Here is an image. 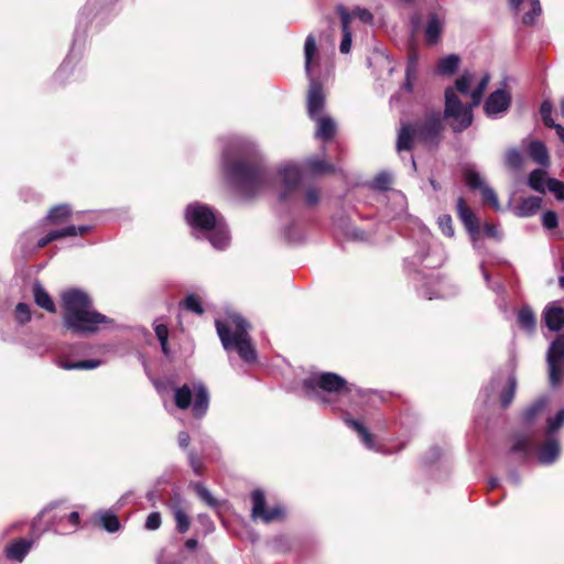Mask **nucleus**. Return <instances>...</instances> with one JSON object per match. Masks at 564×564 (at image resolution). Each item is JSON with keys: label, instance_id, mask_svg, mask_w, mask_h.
Returning <instances> with one entry per match:
<instances>
[{"label": "nucleus", "instance_id": "obj_1", "mask_svg": "<svg viewBox=\"0 0 564 564\" xmlns=\"http://www.w3.org/2000/svg\"><path fill=\"white\" fill-rule=\"evenodd\" d=\"M223 171L240 195L251 198L269 189L273 175L257 145L240 137L230 138L223 150Z\"/></svg>", "mask_w": 564, "mask_h": 564}, {"label": "nucleus", "instance_id": "obj_2", "mask_svg": "<svg viewBox=\"0 0 564 564\" xmlns=\"http://www.w3.org/2000/svg\"><path fill=\"white\" fill-rule=\"evenodd\" d=\"M445 260V251L441 245L431 246L425 242L419 247L413 257L404 260L405 270L414 273L412 280L420 296L433 300L447 299L456 294V286L451 281L438 274H426L417 269L419 265L424 269H434L441 267Z\"/></svg>", "mask_w": 564, "mask_h": 564}, {"label": "nucleus", "instance_id": "obj_3", "mask_svg": "<svg viewBox=\"0 0 564 564\" xmlns=\"http://www.w3.org/2000/svg\"><path fill=\"white\" fill-rule=\"evenodd\" d=\"M62 306L64 326L76 335H91L113 323L106 315L95 311L88 294L77 289L63 293Z\"/></svg>", "mask_w": 564, "mask_h": 564}, {"label": "nucleus", "instance_id": "obj_4", "mask_svg": "<svg viewBox=\"0 0 564 564\" xmlns=\"http://www.w3.org/2000/svg\"><path fill=\"white\" fill-rule=\"evenodd\" d=\"M185 218L197 238L209 240L216 249H225L230 241L224 218L208 205L192 203L185 209Z\"/></svg>", "mask_w": 564, "mask_h": 564}, {"label": "nucleus", "instance_id": "obj_5", "mask_svg": "<svg viewBox=\"0 0 564 564\" xmlns=\"http://www.w3.org/2000/svg\"><path fill=\"white\" fill-rule=\"evenodd\" d=\"M303 389L323 404H333L332 395L352 399L361 397V390L335 372H318L303 380Z\"/></svg>", "mask_w": 564, "mask_h": 564}, {"label": "nucleus", "instance_id": "obj_6", "mask_svg": "<svg viewBox=\"0 0 564 564\" xmlns=\"http://www.w3.org/2000/svg\"><path fill=\"white\" fill-rule=\"evenodd\" d=\"M276 176L281 182L278 199L282 204L297 206L301 200L306 207L319 203L321 194L316 186L302 188V171L295 163H286L279 167Z\"/></svg>", "mask_w": 564, "mask_h": 564}, {"label": "nucleus", "instance_id": "obj_7", "mask_svg": "<svg viewBox=\"0 0 564 564\" xmlns=\"http://www.w3.org/2000/svg\"><path fill=\"white\" fill-rule=\"evenodd\" d=\"M249 323L238 314L228 316L226 322L216 321L217 334L227 351H237L246 362H254L257 352L251 345Z\"/></svg>", "mask_w": 564, "mask_h": 564}, {"label": "nucleus", "instance_id": "obj_8", "mask_svg": "<svg viewBox=\"0 0 564 564\" xmlns=\"http://www.w3.org/2000/svg\"><path fill=\"white\" fill-rule=\"evenodd\" d=\"M443 130V116L440 110L427 113L424 121L403 123L398 133L397 150L410 151L414 140L421 141L426 145L435 147L440 142Z\"/></svg>", "mask_w": 564, "mask_h": 564}, {"label": "nucleus", "instance_id": "obj_9", "mask_svg": "<svg viewBox=\"0 0 564 564\" xmlns=\"http://www.w3.org/2000/svg\"><path fill=\"white\" fill-rule=\"evenodd\" d=\"M490 80L488 74L484 75L479 80L477 87L470 93V105H463L458 99L455 89L448 87L445 90V111L447 118L453 119L452 128L455 132H460L467 129L473 122V107H477L481 99L485 89Z\"/></svg>", "mask_w": 564, "mask_h": 564}, {"label": "nucleus", "instance_id": "obj_10", "mask_svg": "<svg viewBox=\"0 0 564 564\" xmlns=\"http://www.w3.org/2000/svg\"><path fill=\"white\" fill-rule=\"evenodd\" d=\"M174 402L180 410H187L192 405L193 415L202 419L209 408V392L202 381L185 383L175 388Z\"/></svg>", "mask_w": 564, "mask_h": 564}, {"label": "nucleus", "instance_id": "obj_11", "mask_svg": "<svg viewBox=\"0 0 564 564\" xmlns=\"http://www.w3.org/2000/svg\"><path fill=\"white\" fill-rule=\"evenodd\" d=\"M316 53V39L313 34H308L304 44L305 73L310 78V89L307 94V111L311 119L323 116L325 106V95L322 85L312 78V62Z\"/></svg>", "mask_w": 564, "mask_h": 564}, {"label": "nucleus", "instance_id": "obj_12", "mask_svg": "<svg viewBox=\"0 0 564 564\" xmlns=\"http://www.w3.org/2000/svg\"><path fill=\"white\" fill-rule=\"evenodd\" d=\"M546 360L550 383L556 387L564 378V334L558 335L551 344Z\"/></svg>", "mask_w": 564, "mask_h": 564}, {"label": "nucleus", "instance_id": "obj_13", "mask_svg": "<svg viewBox=\"0 0 564 564\" xmlns=\"http://www.w3.org/2000/svg\"><path fill=\"white\" fill-rule=\"evenodd\" d=\"M251 518L252 520H262L264 523H271L280 520L283 516V509L279 506L267 508L265 495L261 489L251 492Z\"/></svg>", "mask_w": 564, "mask_h": 564}, {"label": "nucleus", "instance_id": "obj_14", "mask_svg": "<svg viewBox=\"0 0 564 564\" xmlns=\"http://www.w3.org/2000/svg\"><path fill=\"white\" fill-rule=\"evenodd\" d=\"M511 104V96L505 89H497L492 91L485 101V113L490 118H496L500 113L508 110Z\"/></svg>", "mask_w": 564, "mask_h": 564}, {"label": "nucleus", "instance_id": "obj_15", "mask_svg": "<svg viewBox=\"0 0 564 564\" xmlns=\"http://www.w3.org/2000/svg\"><path fill=\"white\" fill-rule=\"evenodd\" d=\"M509 3L516 13L523 12L521 20L525 25L534 24L542 12L539 0H509Z\"/></svg>", "mask_w": 564, "mask_h": 564}, {"label": "nucleus", "instance_id": "obj_16", "mask_svg": "<svg viewBox=\"0 0 564 564\" xmlns=\"http://www.w3.org/2000/svg\"><path fill=\"white\" fill-rule=\"evenodd\" d=\"M34 541L31 539H17L9 542L4 547V555L8 560L21 563L31 551Z\"/></svg>", "mask_w": 564, "mask_h": 564}, {"label": "nucleus", "instance_id": "obj_17", "mask_svg": "<svg viewBox=\"0 0 564 564\" xmlns=\"http://www.w3.org/2000/svg\"><path fill=\"white\" fill-rule=\"evenodd\" d=\"M558 440L549 435L547 440L538 448V460L542 465L553 464L560 456Z\"/></svg>", "mask_w": 564, "mask_h": 564}, {"label": "nucleus", "instance_id": "obj_18", "mask_svg": "<svg viewBox=\"0 0 564 564\" xmlns=\"http://www.w3.org/2000/svg\"><path fill=\"white\" fill-rule=\"evenodd\" d=\"M457 215L470 235L479 232L478 219L474 212L467 206L463 197L457 199Z\"/></svg>", "mask_w": 564, "mask_h": 564}, {"label": "nucleus", "instance_id": "obj_19", "mask_svg": "<svg viewBox=\"0 0 564 564\" xmlns=\"http://www.w3.org/2000/svg\"><path fill=\"white\" fill-rule=\"evenodd\" d=\"M312 120L316 121L317 128L315 131V137L322 141H330L336 133V123L328 116H319L313 118Z\"/></svg>", "mask_w": 564, "mask_h": 564}, {"label": "nucleus", "instance_id": "obj_20", "mask_svg": "<svg viewBox=\"0 0 564 564\" xmlns=\"http://www.w3.org/2000/svg\"><path fill=\"white\" fill-rule=\"evenodd\" d=\"M344 421L350 429H352L358 434L360 441L368 449L379 451L373 441L372 434L364 424H361L358 420L349 417L348 415L345 416Z\"/></svg>", "mask_w": 564, "mask_h": 564}, {"label": "nucleus", "instance_id": "obj_21", "mask_svg": "<svg viewBox=\"0 0 564 564\" xmlns=\"http://www.w3.org/2000/svg\"><path fill=\"white\" fill-rule=\"evenodd\" d=\"M544 322L550 330L558 332L564 325V308L561 306H547L544 311Z\"/></svg>", "mask_w": 564, "mask_h": 564}, {"label": "nucleus", "instance_id": "obj_22", "mask_svg": "<svg viewBox=\"0 0 564 564\" xmlns=\"http://www.w3.org/2000/svg\"><path fill=\"white\" fill-rule=\"evenodd\" d=\"M338 13L341 20L343 39L339 45V51L343 54H347L351 47V32L349 30V23L351 20L350 13L343 7H338Z\"/></svg>", "mask_w": 564, "mask_h": 564}, {"label": "nucleus", "instance_id": "obj_23", "mask_svg": "<svg viewBox=\"0 0 564 564\" xmlns=\"http://www.w3.org/2000/svg\"><path fill=\"white\" fill-rule=\"evenodd\" d=\"M542 199L538 196H529L522 198L520 204L516 207L514 214L518 217H531L535 215L541 208Z\"/></svg>", "mask_w": 564, "mask_h": 564}, {"label": "nucleus", "instance_id": "obj_24", "mask_svg": "<svg viewBox=\"0 0 564 564\" xmlns=\"http://www.w3.org/2000/svg\"><path fill=\"white\" fill-rule=\"evenodd\" d=\"M528 154L535 163L541 166H547L550 163L547 148L542 141H531L528 147Z\"/></svg>", "mask_w": 564, "mask_h": 564}, {"label": "nucleus", "instance_id": "obj_25", "mask_svg": "<svg viewBox=\"0 0 564 564\" xmlns=\"http://www.w3.org/2000/svg\"><path fill=\"white\" fill-rule=\"evenodd\" d=\"M33 238H34V234H33L32 230L31 231H26V232H24L22 235V237L20 239V242L22 245V248L25 251H33V250H37V249L44 248L50 242L56 240V235H55L54 230L50 231L46 236L40 238L34 247L31 243Z\"/></svg>", "mask_w": 564, "mask_h": 564}, {"label": "nucleus", "instance_id": "obj_26", "mask_svg": "<svg viewBox=\"0 0 564 564\" xmlns=\"http://www.w3.org/2000/svg\"><path fill=\"white\" fill-rule=\"evenodd\" d=\"M33 295L35 303L50 313L56 311L55 304L52 301L50 294L44 290L41 283L35 282L33 284Z\"/></svg>", "mask_w": 564, "mask_h": 564}, {"label": "nucleus", "instance_id": "obj_27", "mask_svg": "<svg viewBox=\"0 0 564 564\" xmlns=\"http://www.w3.org/2000/svg\"><path fill=\"white\" fill-rule=\"evenodd\" d=\"M101 365V360L99 359H87L77 362H72L68 360H58V366L64 370H90L99 367Z\"/></svg>", "mask_w": 564, "mask_h": 564}, {"label": "nucleus", "instance_id": "obj_28", "mask_svg": "<svg viewBox=\"0 0 564 564\" xmlns=\"http://www.w3.org/2000/svg\"><path fill=\"white\" fill-rule=\"evenodd\" d=\"M97 517H98L99 523L107 532L115 533V532L119 531L120 521L115 513H112L108 510H104V511H99L97 513Z\"/></svg>", "mask_w": 564, "mask_h": 564}, {"label": "nucleus", "instance_id": "obj_29", "mask_svg": "<svg viewBox=\"0 0 564 564\" xmlns=\"http://www.w3.org/2000/svg\"><path fill=\"white\" fill-rule=\"evenodd\" d=\"M549 404L547 397H540L535 400L529 408H527L523 412V420L527 423H531L534 419L546 408Z\"/></svg>", "mask_w": 564, "mask_h": 564}, {"label": "nucleus", "instance_id": "obj_30", "mask_svg": "<svg viewBox=\"0 0 564 564\" xmlns=\"http://www.w3.org/2000/svg\"><path fill=\"white\" fill-rule=\"evenodd\" d=\"M442 31V23L435 14H431L425 28V37L430 44L438 41Z\"/></svg>", "mask_w": 564, "mask_h": 564}, {"label": "nucleus", "instance_id": "obj_31", "mask_svg": "<svg viewBox=\"0 0 564 564\" xmlns=\"http://www.w3.org/2000/svg\"><path fill=\"white\" fill-rule=\"evenodd\" d=\"M459 62L460 58L457 55H448L438 62L436 72L441 75H451L458 68Z\"/></svg>", "mask_w": 564, "mask_h": 564}, {"label": "nucleus", "instance_id": "obj_32", "mask_svg": "<svg viewBox=\"0 0 564 564\" xmlns=\"http://www.w3.org/2000/svg\"><path fill=\"white\" fill-rule=\"evenodd\" d=\"M305 166L314 174L333 173L336 170L333 164L318 158H308L305 161Z\"/></svg>", "mask_w": 564, "mask_h": 564}, {"label": "nucleus", "instance_id": "obj_33", "mask_svg": "<svg viewBox=\"0 0 564 564\" xmlns=\"http://www.w3.org/2000/svg\"><path fill=\"white\" fill-rule=\"evenodd\" d=\"M518 323L523 329L532 332L536 324L533 311L528 306H523L518 313Z\"/></svg>", "mask_w": 564, "mask_h": 564}, {"label": "nucleus", "instance_id": "obj_34", "mask_svg": "<svg viewBox=\"0 0 564 564\" xmlns=\"http://www.w3.org/2000/svg\"><path fill=\"white\" fill-rule=\"evenodd\" d=\"M72 209L69 205L62 204L53 207L48 214L47 219L52 224H61L70 216Z\"/></svg>", "mask_w": 564, "mask_h": 564}, {"label": "nucleus", "instance_id": "obj_35", "mask_svg": "<svg viewBox=\"0 0 564 564\" xmlns=\"http://www.w3.org/2000/svg\"><path fill=\"white\" fill-rule=\"evenodd\" d=\"M517 388V380L514 376H510L508 379V386L503 388L500 394V403L502 408H507L511 404Z\"/></svg>", "mask_w": 564, "mask_h": 564}, {"label": "nucleus", "instance_id": "obj_36", "mask_svg": "<svg viewBox=\"0 0 564 564\" xmlns=\"http://www.w3.org/2000/svg\"><path fill=\"white\" fill-rule=\"evenodd\" d=\"M529 186L540 193H544L545 173L542 170H534L529 174Z\"/></svg>", "mask_w": 564, "mask_h": 564}, {"label": "nucleus", "instance_id": "obj_37", "mask_svg": "<svg viewBox=\"0 0 564 564\" xmlns=\"http://www.w3.org/2000/svg\"><path fill=\"white\" fill-rule=\"evenodd\" d=\"M505 162L510 169L519 170L523 164L522 153L518 149L511 148L506 152Z\"/></svg>", "mask_w": 564, "mask_h": 564}, {"label": "nucleus", "instance_id": "obj_38", "mask_svg": "<svg viewBox=\"0 0 564 564\" xmlns=\"http://www.w3.org/2000/svg\"><path fill=\"white\" fill-rule=\"evenodd\" d=\"M465 181L471 189H481L486 186L481 175L471 169L465 171Z\"/></svg>", "mask_w": 564, "mask_h": 564}, {"label": "nucleus", "instance_id": "obj_39", "mask_svg": "<svg viewBox=\"0 0 564 564\" xmlns=\"http://www.w3.org/2000/svg\"><path fill=\"white\" fill-rule=\"evenodd\" d=\"M173 513L177 531L181 533L187 532L191 525L187 513L182 508H175Z\"/></svg>", "mask_w": 564, "mask_h": 564}, {"label": "nucleus", "instance_id": "obj_40", "mask_svg": "<svg viewBox=\"0 0 564 564\" xmlns=\"http://www.w3.org/2000/svg\"><path fill=\"white\" fill-rule=\"evenodd\" d=\"M183 307L189 312L202 315L204 308L198 296L195 294H188L183 301Z\"/></svg>", "mask_w": 564, "mask_h": 564}, {"label": "nucleus", "instance_id": "obj_41", "mask_svg": "<svg viewBox=\"0 0 564 564\" xmlns=\"http://www.w3.org/2000/svg\"><path fill=\"white\" fill-rule=\"evenodd\" d=\"M552 111H553L552 102L550 100H543L541 104V107H540V113H541L543 123L547 128H553L554 126L557 124V123H555V121L552 118Z\"/></svg>", "mask_w": 564, "mask_h": 564}, {"label": "nucleus", "instance_id": "obj_42", "mask_svg": "<svg viewBox=\"0 0 564 564\" xmlns=\"http://www.w3.org/2000/svg\"><path fill=\"white\" fill-rule=\"evenodd\" d=\"M194 489L198 497L209 507L217 508L218 501L213 497L210 491L202 484H195Z\"/></svg>", "mask_w": 564, "mask_h": 564}, {"label": "nucleus", "instance_id": "obj_43", "mask_svg": "<svg viewBox=\"0 0 564 564\" xmlns=\"http://www.w3.org/2000/svg\"><path fill=\"white\" fill-rule=\"evenodd\" d=\"M391 182V174L388 172H381L373 178L371 186L378 191H387L389 189Z\"/></svg>", "mask_w": 564, "mask_h": 564}, {"label": "nucleus", "instance_id": "obj_44", "mask_svg": "<svg viewBox=\"0 0 564 564\" xmlns=\"http://www.w3.org/2000/svg\"><path fill=\"white\" fill-rule=\"evenodd\" d=\"M474 75L470 73H464L456 82H455V88L463 95H470V85L473 83Z\"/></svg>", "mask_w": 564, "mask_h": 564}, {"label": "nucleus", "instance_id": "obj_45", "mask_svg": "<svg viewBox=\"0 0 564 564\" xmlns=\"http://www.w3.org/2000/svg\"><path fill=\"white\" fill-rule=\"evenodd\" d=\"M564 425V409L560 410L554 417L547 419L546 434L552 435Z\"/></svg>", "mask_w": 564, "mask_h": 564}, {"label": "nucleus", "instance_id": "obj_46", "mask_svg": "<svg viewBox=\"0 0 564 564\" xmlns=\"http://www.w3.org/2000/svg\"><path fill=\"white\" fill-rule=\"evenodd\" d=\"M344 232L349 239L355 241H367L369 239V235L366 231L350 224L346 225Z\"/></svg>", "mask_w": 564, "mask_h": 564}, {"label": "nucleus", "instance_id": "obj_47", "mask_svg": "<svg viewBox=\"0 0 564 564\" xmlns=\"http://www.w3.org/2000/svg\"><path fill=\"white\" fill-rule=\"evenodd\" d=\"M437 225L440 230L446 236V237H453L454 236V228H453V220L452 217L447 214L441 215L437 218Z\"/></svg>", "mask_w": 564, "mask_h": 564}, {"label": "nucleus", "instance_id": "obj_48", "mask_svg": "<svg viewBox=\"0 0 564 564\" xmlns=\"http://www.w3.org/2000/svg\"><path fill=\"white\" fill-rule=\"evenodd\" d=\"M480 192H481V196H482V199L485 203L490 204L495 210L500 209V203L498 200V197H497L495 191L491 187L486 185L485 187H482L480 189Z\"/></svg>", "mask_w": 564, "mask_h": 564}, {"label": "nucleus", "instance_id": "obj_49", "mask_svg": "<svg viewBox=\"0 0 564 564\" xmlns=\"http://www.w3.org/2000/svg\"><path fill=\"white\" fill-rule=\"evenodd\" d=\"M547 189L554 194L556 199L564 200V182L556 178H550L547 181Z\"/></svg>", "mask_w": 564, "mask_h": 564}, {"label": "nucleus", "instance_id": "obj_50", "mask_svg": "<svg viewBox=\"0 0 564 564\" xmlns=\"http://www.w3.org/2000/svg\"><path fill=\"white\" fill-rule=\"evenodd\" d=\"M15 318L20 324L28 323L31 319L30 305L26 303H19L15 306Z\"/></svg>", "mask_w": 564, "mask_h": 564}, {"label": "nucleus", "instance_id": "obj_51", "mask_svg": "<svg viewBox=\"0 0 564 564\" xmlns=\"http://www.w3.org/2000/svg\"><path fill=\"white\" fill-rule=\"evenodd\" d=\"M511 451L527 456L531 451V441L527 437H519L514 441Z\"/></svg>", "mask_w": 564, "mask_h": 564}, {"label": "nucleus", "instance_id": "obj_52", "mask_svg": "<svg viewBox=\"0 0 564 564\" xmlns=\"http://www.w3.org/2000/svg\"><path fill=\"white\" fill-rule=\"evenodd\" d=\"M73 59L74 57L72 51L70 54L65 58L58 70L56 72V78L63 80L73 70Z\"/></svg>", "mask_w": 564, "mask_h": 564}, {"label": "nucleus", "instance_id": "obj_53", "mask_svg": "<svg viewBox=\"0 0 564 564\" xmlns=\"http://www.w3.org/2000/svg\"><path fill=\"white\" fill-rule=\"evenodd\" d=\"M542 224H543L544 228H546L549 230L555 229L558 225L556 213H554L552 210L545 212L542 216Z\"/></svg>", "mask_w": 564, "mask_h": 564}, {"label": "nucleus", "instance_id": "obj_54", "mask_svg": "<svg viewBox=\"0 0 564 564\" xmlns=\"http://www.w3.org/2000/svg\"><path fill=\"white\" fill-rule=\"evenodd\" d=\"M161 525V514L156 511L151 512L145 520V529L153 531L158 530Z\"/></svg>", "mask_w": 564, "mask_h": 564}, {"label": "nucleus", "instance_id": "obj_55", "mask_svg": "<svg viewBox=\"0 0 564 564\" xmlns=\"http://www.w3.org/2000/svg\"><path fill=\"white\" fill-rule=\"evenodd\" d=\"M188 463L191 468L196 475H202L204 465L194 452L188 453Z\"/></svg>", "mask_w": 564, "mask_h": 564}, {"label": "nucleus", "instance_id": "obj_56", "mask_svg": "<svg viewBox=\"0 0 564 564\" xmlns=\"http://www.w3.org/2000/svg\"><path fill=\"white\" fill-rule=\"evenodd\" d=\"M480 269H481V273H482V276H484V280H485L487 286L490 290H492L494 292L500 293L503 290L502 284L499 282L494 283L491 281L490 274L487 272V270L485 269V267L482 264L480 265Z\"/></svg>", "mask_w": 564, "mask_h": 564}, {"label": "nucleus", "instance_id": "obj_57", "mask_svg": "<svg viewBox=\"0 0 564 564\" xmlns=\"http://www.w3.org/2000/svg\"><path fill=\"white\" fill-rule=\"evenodd\" d=\"M499 386H500V380L495 378L490 381V383L487 387L484 388V390L481 391V394L485 398V402L490 401L491 394L496 392V390Z\"/></svg>", "mask_w": 564, "mask_h": 564}, {"label": "nucleus", "instance_id": "obj_58", "mask_svg": "<svg viewBox=\"0 0 564 564\" xmlns=\"http://www.w3.org/2000/svg\"><path fill=\"white\" fill-rule=\"evenodd\" d=\"M56 235V239L65 238V237H74L76 235V226L70 225L65 228L54 230Z\"/></svg>", "mask_w": 564, "mask_h": 564}, {"label": "nucleus", "instance_id": "obj_59", "mask_svg": "<svg viewBox=\"0 0 564 564\" xmlns=\"http://www.w3.org/2000/svg\"><path fill=\"white\" fill-rule=\"evenodd\" d=\"M154 332L159 341L169 340V329L164 324H154Z\"/></svg>", "mask_w": 564, "mask_h": 564}, {"label": "nucleus", "instance_id": "obj_60", "mask_svg": "<svg viewBox=\"0 0 564 564\" xmlns=\"http://www.w3.org/2000/svg\"><path fill=\"white\" fill-rule=\"evenodd\" d=\"M354 15L357 17L359 20H361L365 23H371L372 19H373L371 12L367 9L358 8L354 11Z\"/></svg>", "mask_w": 564, "mask_h": 564}, {"label": "nucleus", "instance_id": "obj_61", "mask_svg": "<svg viewBox=\"0 0 564 564\" xmlns=\"http://www.w3.org/2000/svg\"><path fill=\"white\" fill-rule=\"evenodd\" d=\"M57 502H52L50 503L47 507H45L41 513L32 521V530L33 531H36L37 530V527H39V520L44 517L48 511L53 510L54 508L57 507Z\"/></svg>", "mask_w": 564, "mask_h": 564}, {"label": "nucleus", "instance_id": "obj_62", "mask_svg": "<svg viewBox=\"0 0 564 564\" xmlns=\"http://www.w3.org/2000/svg\"><path fill=\"white\" fill-rule=\"evenodd\" d=\"M405 77L415 78L416 77V59L415 57H411L408 62L405 69Z\"/></svg>", "mask_w": 564, "mask_h": 564}, {"label": "nucleus", "instance_id": "obj_63", "mask_svg": "<svg viewBox=\"0 0 564 564\" xmlns=\"http://www.w3.org/2000/svg\"><path fill=\"white\" fill-rule=\"evenodd\" d=\"M392 199L394 203L401 206V210L397 215L402 216V214L405 212V197L401 193L395 192L392 194Z\"/></svg>", "mask_w": 564, "mask_h": 564}, {"label": "nucleus", "instance_id": "obj_64", "mask_svg": "<svg viewBox=\"0 0 564 564\" xmlns=\"http://www.w3.org/2000/svg\"><path fill=\"white\" fill-rule=\"evenodd\" d=\"M189 441H191V437H189V434L185 431H181L177 435V443H178V446L183 449L187 448L188 445H189Z\"/></svg>", "mask_w": 564, "mask_h": 564}]
</instances>
